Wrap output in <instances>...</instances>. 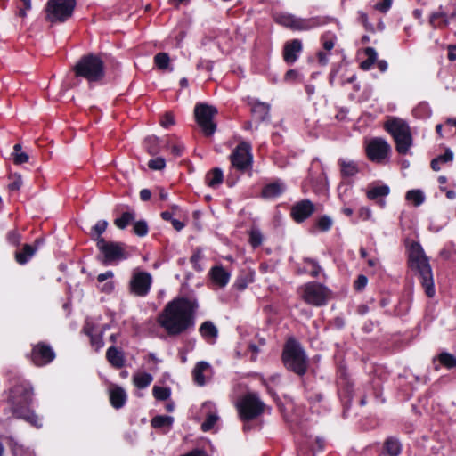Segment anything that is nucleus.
<instances>
[{"label": "nucleus", "instance_id": "a19ab883", "mask_svg": "<svg viewBox=\"0 0 456 456\" xmlns=\"http://www.w3.org/2000/svg\"><path fill=\"white\" fill-rule=\"evenodd\" d=\"M406 200L409 201H412L415 206L421 205L425 200V196L420 190H411L407 191Z\"/></svg>", "mask_w": 456, "mask_h": 456}, {"label": "nucleus", "instance_id": "4d7b16f0", "mask_svg": "<svg viewBox=\"0 0 456 456\" xmlns=\"http://www.w3.org/2000/svg\"><path fill=\"white\" fill-rule=\"evenodd\" d=\"M174 124H175V118L171 113H166L160 120L161 126H163L165 128H168L170 126H172Z\"/></svg>", "mask_w": 456, "mask_h": 456}, {"label": "nucleus", "instance_id": "e433bc0d", "mask_svg": "<svg viewBox=\"0 0 456 456\" xmlns=\"http://www.w3.org/2000/svg\"><path fill=\"white\" fill-rule=\"evenodd\" d=\"M135 212L128 210L124 212L120 217L116 218L114 221L115 225L119 229H125L131 222L135 219Z\"/></svg>", "mask_w": 456, "mask_h": 456}, {"label": "nucleus", "instance_id": "603ef678", "mask_svg": "<svg viewBox=\"0 0 456 456\" xmlns=\"http://www.w3.org/2000/svg\"><path fill=\"white\" fill-rule=\"evenodd\" d=\"M18 15L20 17L26 16V11L31 8V1L30 0H20V4L17 5Z\"/></svg>", "mask_w": 456, "mask_h": 456}, {"label": "nucleus", "instance_id": "6e6d98bb", "mask_svg": "<svg viewBox=\"0 0 456 456\" xmlns=\"http://www.w3.org/2000/svg\"><path fill=\"white\" fill-rule=\"evenodd\" d=\"M392 5V0H380L375 4V9L381 12H387Z\"/></svg>", "mask_w": 456, "mask_h": 456}, {"label": "nucleus", "instance_id": "4468645a", "mask_svg": "<svg viewBox=\"0 0 456 456\" xmlns=\"http://www.w3.org/2000/svg\"><path fill=\"white\" fill-rule=\"evenodd\" d=\"M55 356V352L49 344L38 342L32 346L29 359L36 366L42 367L52 362Z\"/></svg>", "mask_w": 456, "mask_h": 456}, {"label": "nucleus", "instance_id": "20e7f679", "mask_svg": "<svg viewBox=\"0 0 456 456\" xmlns=\"http://www.w3.org/2000/svg\"><path fill=\"white\" fill-rule=\"evenodd\" d=\"M282 361L289 370L299 376H303L307 370V356L301 345L294 338H289L285 344Z\"/></svg>", "mask_w": 456, "mask_h": 456}, {"label": "nucleus", "instance_id": "39448f33", "mask_svg": "<svg viewBox=\"0 0 456 456\" xmlns=\"http://www.w3.org/2000/svg\"><path fill=\"white\" fill-rule=\"evenodd\" d=\"M73 70L76 77L86 78L88 82H99L105 76L104 62L95 54H87L82 56Z\"/></svg>", "mask_w": 456, "mask_h": 456}, {"label": "nucleus", "instance_id": "052dcab7", "mask_svg": "<svg viewBox=\"0 0 456 456\" xmlns=\"http://www.w3.org/2000/svg\"><path fill=\"white\" fill-rule=\"evenodd\" d=\"M358 14H359V20L363 24V26L366 28V29H368L370 31H373L372 25L368 22V15L362 11L358 12Z\"/></svg>", "mask_w": 456, "mask_h": 456}, {"label": "nucleus", "instance_id": "2eb2a0df", "mask_svg": "<svg viewBox=\"0 0 456 456\" xmlns=\"http://www.w3.org/2000/svg\"><path fill=\"white\" fill-rule=\"evenodd\" d=\"M391 151V147L388 142L380 137H376L368 142L366 146V153L368 158L377 163L383 162L389 151Z\"/></svg>", "mask_w": 456, "mask_h": 456}, {"label": "nucleus", "instance_id": "2f4dec72", "mask_svg": "<svg viewBox=\"0 0 456 456\" xmlns=\"http://www.w3.org/2000/svg\"><path fill=\"white\" fill-rule=\"evenodd\" d=\"M152 380V375L147 372H137L133 376V383L139 389L146 388L151 385Z\"/></svg>", "mask_w": 456, "mask_h": 456}, {"label": "nucleus", "instance_id": "412c9836", "mask_svg": "<svg viewBox=\"0 0 456 456\" xmlns=\"http://www.w3.org/2000/svg\"><path fill=\"white\" fill-rule=\"evenodd\" d=\"M110 401L115 409L122 408L126 402V391L118 386L111 387L110 389Z\"/></svg>", "mask_w": 456, "mask_h": 456}, {"label": "nucleus", "instance_id": "9d476101", "mask_svg": "<svg viewBox=\"0 0 456 456\" xmlns=\"http://www.w3.org/2000/svg\"><path fill=\"white\" fill-rule=\"evenodd\" d=\"M97 248L104 256L103 263L105 265L113 264L128 257L126 245L121 242H108L105 240H99Z\"/></svg>", "mask_w": 456, "mask_h": 456}, {"label": "nucleus", "instance_id": "ea45409f", "mask_svg": "<svg viewBox=\"0 0 456 456\" xmlns=\"http://www.w3.org/2000/svg\"><path fill=\"white\" fill-rule=\"evenodd\" d=\"M144 147L151 155H157L159 152V140L156 136H149L144 141Z\"/></svg>", "mask_w": 456, "mask_h": 456}, {"label": "nucleus", "instance_id": "c03bdc74", "mask_svg": "<svg viewBox=\"0 0 456 456\" xmlns=\"http://www.w3.org/2000/svg\"><path fill=\"white\" fill-rule=\"evenodd\" d=\"M133 230L134 234H136L139 237L146 236L149 232L148 224L144 220L134 222Z\"/></svg>", "mask_w": 456, "mask_h": 456}, {"label": "nucleus", "instance_id": "09e8293b", "mask_svg": "<svg viewBox=\"0 0 456 456\" xmlns=\"http://www.w3.org/2000/svg\"><path fill=\"white\" fill-rule=\"evenodd\" d=\"M166 166L165 159L159 157L149 160L148 167L152 170H162Z\"/></svg>", "mask_w": 456, "mask_h": 456}, {"label": "nucleus", "instance_id": "b1692460", "mask_svg": "<svg viewBox=\"0 0 456 456\" xmlns=\"http://www.w3.org/2000/svg\"><path fill=\"white\" fill-rule=\"evenodd\" d=\"M434 364L436 370H439V365H442L449 370L455 369L456 356L447 352H442L436 356V358L434 359Z\"/></svg>", "mask_w": 456, "mask_h": 456}, {"label": "nucleus", "instance_id": "a18cd8bd", "mask_svg": "<svg viewBox=\"0 0 456 456\" xmlns=\"http://www.w3.org/2000/svg\"><path fill=\"white\" fill-rule=\"evenodd\" d=\"M249 242L253 248L260 246L263 242V235L258 229H252L249 232Z\"/></svg>", "mask_w": 456, "mask_h": 456}, {"label": "nucleus", "instance_id": "4c0bfd02", "mask_svg": "<svg viewBox=\"0 0 456 456\" xmlns=\"http://www.w3.org/2000/svg\"><path fill=\"white\" fill-rule=\"evenodd\" d=\"M429 23L434 28H437L446 27L449 22L444 12H437L430 15Z\"/></svg>", "mask_w": 456, "mask_h": 456}, {"label": "nucleus", "instance_id": "bb28decb", "mask_svg": "<svg viewBox=\"0 0 456 456\" xmlns=\"http://www.w3.org/2000/svg\"><path fill=\"white\" fill-rule=\"evenodd\" d=\"M106 358L115 368H121L124 366L125 358L122 351L113 346L108 348L106 352Z\"/></svg>", "mask_w": 456, "mask_h": 456}, {"label": "nucleus", "instance_id": "0eeeda50", "mask_svg": "<svg viewBox=\"0 0 456 456\" xmlns=\"http://www.w3.org/2000/svg\"><path fill=\"white\" fill-rule=\"evenodd\" d=\"M76 0H48L45 5V20L51 23H62L73 15Z\"/></svg>", "mask_w": 456, "mask_h": 456}, {"label": "nucleus", "instance_id": "a878e982", "mask_svg": "<svg viewBox=\"0 0 456 456\" xmlns=\"http://www.w3.org/2000/svg\"><path fill=\"white\" fill-rule=\"evenodd\" d=\"M213 404L211 403H204L202 405V411H208L206 420L201 424V429L204 432H208L213 428L216 421L218 420V416L216 411H212Z\"/></svg>", "mask_w": 456, "mask_h": 456}, {"label": "nucleus", "instance_id": "f03ea898", "mask_svg": "<svg viewBox=\"0 0 456 456\" xmlns=\"http://www.w3.org/2000/svg\"><path fill=\"white\" fill-rule=\"evenodd\" d=\"M33 389L26 380L18 381L9 391L8 402L14 416L23 419L31 425L40 428V418L30 410Z\"/></svg>", "mask_w": 456, "mask_h": 456}, {"label": "nucleus", "instance_id": "de8ad7c7", "mask_svg": "<svg viewBox=\"0 0 456 456\" xmlns=\"http://www.w3.org/2000/svg\"><path fill=\"white\" fill-rule=\"evenodd\" d=\"M6 239L11 245L17 247L21 241V234L15 230H12L8 232Z\"/></svg>", "mask_w": 456, "mask_h": 456}, {"label": "nucleus", "instance_id": "680f3d73", "mask_svg": "<svg viewBox=\"0 0 456 456\" xmlns=\"http://www.w3.org/2000/svg\"><path fill=\"white\" fill-rule=\"evenodd\" d=\"M364 53L367 56V59L370 61L371 62L375 63L377 61V52L373 47H367L364 50Z\"/></svg>", "mask_w": 456, "mask_h": 456}, {"label": "nucleus", "instance_id": "58836bf2", "mask_svg": "<svg viewBox=\"0 0 456 456\" xmlns=\"http://www.w3.org/2000/svg\"><path fill=\"white\" fill-rule=\"evenodd\" d=\"M174 421L171 416L159 415L151 419V426L154 428H170Z\"/></svg>", "mask_w": 456, "mask_h": 456}, {"label": "nucleus", "instance_id": "0e129e2a", "mask_svg": "<svg viewBox=\"0 0 456 456\" xmlns=\"http://www.w3.org/2000/svg\"><path fill=\"white\" fill-rule=\"evenodd\" d=\"M201 257L202 256L200 251L195 252L191 257V262L193 264V266L196 270H201V268L198 267V262L201 259Z\"/></svg>", "mask_w": 456, "mask_h": 456}, {"label": "nucleus", "instance_id": "6ab92c4d", "mask_svg": "<svg viewBox=\"0 0 456 456\" xmlns=\"http://www.w3.org/2000/svg\"><path fill=\"white\" fill-rule=\"evenodd\" d=\"M252 115L257 122H265L270 119V105L259 101H255L252 103Z\"/></svg>", "mask_w": 456, "mask_h": 456}, {"label": "nucleus", "instance_id": "8fccbe9b", "mask_svg": "<svg viewBox=\"0 0 456 456\" xmlns=\"http://www.w3.org/2000/svg\"><path fill=\"white\" fill-rule=\"evenodd\" d=\"M305 398L311 404H315L322 400V395L320 392H313L305 388Z\"/></svg>", "mask_w": 456, "mask_h": 456}, {"label": "nucleus", "instance_id": "473e14b6", "mask_svg": "<svg viewBox=\"0 0 456 456\" xmlns=\"http://www.w3.org/2000/svg\"><path fill=\"white\" fill-rule=\"evenodd\" d=\"M223 171L216 167L206 175V183L209 187L216 188L223 182Z\"/></svg>", "mask_w": 456, "mask_h": 456}, {"label": "nucleus", "instance_id": "3c124183", "mask_svg": "<svg viewBox=\"0 0 456 456\" xmlns=\"http://www.w3.org/2000/svg\"><path fill=\"white\" fill-rule=\"evenodd\" d=\"M12 180L9 185L8 188L11 191H19L22 185V178L20 175H14L11 177Z\"/></svg>", "mask_w": 456, "mask_h": 456}, {"label": "nucleus", "instance_id": "aec40b11", "mask_svg": "<svg viewBox=\"0 0 456 456\" xmlns=\"http://www.w3.org/2000/svg\"><path fill=\"white\" fill-rule=\"evenodd\" d=\"M390 192V189L387 185H379L371 187L367 191V197L370 200H378L379 205L384 208L386 201L384 198L387 197Z\"/></svg>", "mask_w": 456, "mask_h": 456}, {"label": "nucleus", "instance_id": "423d86ee", "mask_svg": "<svg viewBox=\"0 0 456 456\" xmlns=\"http://www.w3.org/2000/svg\"><path fill=\"white\" fill-rule=\"evenodd\" d=\"M385 128L394 138L398 153L407 154L413 142L408 123L400 118H391L385 123Z\"/></svg>", "mask_w": 456, "mask_h": 456}, {"label": "nucleus", "instance_id": "393cba45", "mask_svg": "<svg viewBox=\"0 0 456 456\" xmlns=\"http://www.w3.org/2000/svg\"><path fill=\"white\" fill-rule=\"evenodd\" d=\"M199 332L204 338V339H206L208 343H211V344L215 343V341L218 336L217 328L210 321L204 322L200 325V327L199 329Z\"/></svg>", "mask_w": 456, "mask_h": 456}, {"label": "nucleus", "instance_id": "bf43d9fd", "mask_svg": "<svg viewBox=\"0 0 456 456\" xmlns=\"http://www.w3.org/2000/svg\"><path fill=\"white\" fill-rule=\"evenodd\" d=\"M28 159L29 157L25 152L13 153V161L17 165L26 163L28 161Z\"/></svg>", "mask_w": 456, "mask_h": 456}, {"label": "nucleus", "instance_id": "79ce46f5", "mask_svg": "<svg viewBox=\"0 0 456 456\" xmlns=\"http://www.w3.org/2000/svg\"><path fill=\"white\" fill-rule=\"evenodd\" d=\"M152 394L157 400L165 401L169 398L171 392L167 387L154 386Z\"/></svg>", "mask_w": 456, "mask_h": 456}, {"label": "nucleus", "instance_id": "864d4df0", "mask_svg": "<svg viewBox=\"0 0 456 456\" xmlns=\"http://www.w3.org/2000/svg\"><path fill=\"white\" fill-rule=\"evenodd\" d=\"M90 340L91 345L95 348L96 351L101 349L104 345L102 334L90 335Z\"/></svg>", "mask_w": 456, "mask_h": 456}, {"label": "nucleus", "instance_id": "f257e3e1", "mask_svg": "<svg viewBox=\"0 0 456 456\" xmlns=\"http://www.w3.org/2000/svg\"><path fill=\"white\" fill-rule=\"evenodd\" d=\"M198 306L196 300L185 297L174 299L159 314V322L168 335H179L194 325V314Z\"/></svg>", "mask_w": 456, "mask_h": 456}, {"label": "nucleus", "instance_id": "4be33fe9", "mask_svg": "<svg viewBox=\"0 0 456 456\" xmlns=\"http://www.w3.org/2000/svg\"><path fill=\"white\" fill-rule=\"evenodd\" d=\"M37 251V246L25 244L23 245L21 249L17 250L14 253V258L19 265H26L32 258V256L36 254Z\"/></svg>", "mask_w": 456, "mask_h": 456}, {"label": "nucleus", "instance_id": "72a5a7b5", "mask_svg": "<svg viewBox=\"0 0 456 456\" xmlns=\"http://www.w3.org/2000/svg\"><path fill=\"white\" fill-rule=\"evenodd\" d=\"M453 160V152L450 149H446L443 155L432 159L430 166L434 171H439L441 169V164L452 162Z\"/></svg>", "mask_w": 456, "mask_h": 456}, {"label": "nucleus", "instance_id": "c85d7f7f", "mask_svg": "<svg viewBox=\"0 0 456 456\" xmlns=\"http://www.w3.org/2000/svg\"><path fill=\"white\" fill-rule=\"evenodd\" d=\"M213 281L220 287H224L230 280V273L222 266H215L210 271Z\"/></svg>", "mask_w": 456, "mask_h": 456}, {"label": "nucleus", "instance_id": "7c9ffc66", "mask_svg": "<svg viewBox=\"0 0 456 456\" xmlns=\"http://www.w3.org/2000/svg\"><path fill=\"white\" fill-rule=\"evenodd\" d=\"M338 164L343 177H351L359 172L357 164L352 160L339 159Z\"/></svg>", "mask_w": 456, "mask_h": 456}, {"label": "nucleus", "instance_id": "c9c22d12", "mask_svg": "<svg viewBox=\"0 0 456 456\" xmlns=\"http://www.w3.org/2000/svg\"><path fill=\"white\" fill-rule=\"evenodd\" d=\"M304 263L305 264L304 271L313 277H318L322 272V269L316 259L305 257L304 258Z\"/></svg>", "mask_w": 456, "mask_h": 456}, {"label": "nucleus", "instance_id": "6e6552de", "mask_svg": "<svg viewBox=\"0 0 456 456\" xmlns=\"http://www.w3.org/2000/svg\"><path fill=\"white\" fill-rule=\"evenodd\" d=\"M265 404L255 393H248L237 403L239 414L243 420H251L260 416L265 410Z\"/></svg>", "mask_w": 456, "mask_h": 456}, {"label": "nucleus", "instance_id": "338daca9", "mask_svg": "<svg viewBox=\"0 0 456 456\" xmlns=\"http://www.w3.org/2000/svg\"><path fill=\"white\" fill-rule=\"evenodd\" d=\"M112 277H113V272L107 271L103 273H100L97 277V281L102 283V282L105 281L107 279H110Z\"/></svg>", "mask_w": 456, "mask_h": 456}, {"label": "nucleus", "instance_id": "49530a36", "mask_svg": "<svg viewBox=\"0 0 456 456\" xmlns=\"http://www.w3.org/2000/svg\"><path fill=\"white\" fill-rule=\"evenodd\" d=\"M333 224L332 219L328 216H321L317 221V227L322 232H327L329 231Z\"/></svg>", "mask_w": 456, "mask_h": 456}, {"label": "nucleus", "instance_id": "f704fd0d", "mask_svg": "<svg viewBox=\"0 0 456 456\" xmlns=\"http://www.w3.org/2000/svg\"><path fill=\"white\" fill-rule=\"evenodd\" d=\"M108 227V222L106 220H99L95 225L92 227L90 235L91 238L96 241V246H98L99 240H104L102 237V234L106 231Z\"/></svg>", "mask_w": 456, "mask_h": 456}, {"label": "nucleus", "instance_id": "f8f14e48", "mask_svg": "<svg viewBox=\"0 0 456 456\" xmlns=\"http://www.w3.org/2000/svg\"><path fill=\"white\" fill-rule=\"evenodd\" d=\"M152 276L150 273L134 269L129 281V289L137 297H145L150 292Z\"/></svg>", "mask_w": 456, "mask_h": 456}, {"label": "nucleus", "instance_id": "cd10ccee", "mask_svg": "<svg viewBox=\"0 0 456 456\" xmlns=\"http://www.w3.org/2000/svg\"><path fill=\"white\" fill-rule=\"evenodd\" d=\"M285 191V185L279 182H274L265 185L262 190V196L265 199H274L280 196Z\"/></svg>", "mask_w": 456, "mask_h": 456}, {"label": "nucleus", "instance_id": "37998d69", "mask_svg": "<svg viewBox=\"0 0 456 456\" xmlns=\"http://www.w3.org/2000/svg\"><path fill=\"white\" fill-rule=\"evenodd\" d=\"M169 61V56L166 53H159L154 57V62L159 69H166L168 67Z\"/></svg>", "mask_w": 456, "mask_h": 456}, {"label": "nucleus", "instance_id": "dca6fc26", "mask_svg": "<svg viewBox=\"0 0 456 456\" xmlns=\"http://www.w3.org/2000/svg\"><path fill=\"white\" fill-rule=\"evenodd\" d=\"M314 210V204L309 200H304L291 208V216L297 223H302L311 216Z\"/></svg>", "mask_w": 456, "mask_h": 456}, {"label": "nucleus", "instance_id": "774afa93", "mask_svg": "<svg viewBox=\"0 0 456 456\" xmlns=\"http://www.w3.org/2000/svg\"><path fill=\"white\" fill-rule=\"evenodd\" d=\"M151 197V191L149 189H142L140 191V199L142 201H147Z\"/></svg>", "mask_w": 456, "mask_h": 456}, {"label": "nucleus", "instance_id": "ddd939ff", "mask_svg": "<svg viewBox=\"0 0 456 456\" xmlns=\"http://www.w3.org/2000/svg\"><path fill=\"white\" fill-rule=\"evenodd\" d=\"M304 300L316 306L323 305L329 299V290L326 287L316 282H309L304 287Z\"/></svg>", "mask_w": 456, "mask_h": 456}, {"label": "nucleus", "instance_id": "e2e57ef3", "mask_svg": "<svg viewBox=\"0 0 456 456\" xmlns=\"http://www.w3.org/2000/svg\"><path fill=\"white\" fill-rule=\"evenodd\" d=\"M184 147L183 144H175L171 147V152L174 156L179 157L183 154Z\"/></svg>", "mask_w": 456, "mask_h": 456}, {"label": "nucleus", "instance_id": "9b49d317", "mask_svg": "<svg viewBox=\"0 0 456 456\" xmlns=\"http://www.w3.org/2000/svg\"><path fill=\"white\" fill-rule=\"evenodd\" d=\"M233 167L240 171H246L252 167L253 155L249 143L242 142L239 143L230 156Z\"/></svg>", "mask_w": 456, "mask_h": 456}, {"label": "nucleus", "instance_id": "f3484780", "mask_svg": "<svg viewBox=\"0 0 456 456\" xmlns=\"http://www.w3.org/2000/svg\"><path fill=\"white\" fill-rule=\"evenodd\" d=\"M302 51V42L299 39L289 41L284 45L283 58L287 63L292 64L297 60V54Z\"/></svg>", "mask_w": 456, "mask_h": 456}, {"label": "nucleus", "instance_id": "5fc2aeb1", "mask_svg": "<svg viewBox=\"0 0 456 456\" xmlns=\"http://www.w3.org/2000/svg\"><path fill=\"white\" fill-rule=\"evenodd\" d=\"M291 17H292V14H289V13H281V14H278L276 16L275 20L280 25L288 28L289 24L290 22V19L289 18H291Z\"/></svg>", "mask_w": 456, "mask_h": 456}, {"label": "nucleus", "instance_id": "69168bd1", "mask_svg": "<svg viewBox=\"0 0 456 456\" xmlns=\"http://www.w3.org/2000/svg\"><path fill=\"white\" fill-rule=\"evenodd\" d=\"M280 378H281L280 374L275 373V374L269 376L266 379H265L264 383L266 386H268V384H270V383L277 384L280 381Z\"/></svg>", "mask_w": 456, "mask_h": 456}, {"label": "nucleus", "instance_id": "7ed1b4c3", "mask_svg": "<svg viewBox=\"0 0 456 456\" xmlns=\"http://www.w3.org/2000/svg\"><path fill=\"white\" fill-rule=\"evenodd\" d=\"M408 263L412 271L418 273L420 282L428 297H434L436 290L428 258L419 242L412 241L408 248Z\"/></svg>", "mask_w": 456, "mask_h": 456}, {"label": "nucleus", "instance_id": "1a4fd4ad", "mask_svg": "<svg viewBox=\"0 0 456 456\" xmlns=\"http://www.w3.org/2000/svg\"><path fill=\"white\" fill-rule=\"evenodd\" d=\"M217 113V110L205 103H198L194 109V114L198 125L207 136L212 135L216 129V123L213 118Z\"/></svg>", "mask_w": 456, "mask_h": 456}, {"label": "nucleus", "instance_id": "5701e85b", "mask_svg": "<svg viewBox=\"0 0 456 456\" xmlns=\"http://www.w3.org/2000/svg\"><path fill=\"white\" fill-rule=\"evenodd\" d=\"M210 369H211V366L208 362H199L193 370H192V375H193V379H194V382L198 385V386H204L206 384V377H205V373H208L210 371Z\"/></svg>", "mask_w": 456, "mask_h": 456}, {"label": "nucleus", "instance_id": "13d9d810", "mask_svg": "<svg viewBox=\"0 0 456 456\" xmlns=\"http://www.w3.org/2000/svg\"><path fill=\"white\" fill-rule=\"evenodd\" d=\"M367 282H368L367 277L363 274H361L357 277V279L354 281V289L356 290H362L366 287Z\"/></svg>", "mask_w": 456, "mask_h": 456}, {"label": "nucleus", "instance_id": "c756f323", "mask_svg": "<svg viewBox=\"0 0 456 456\" xmlns=\"http://www.w3.org/2000/svg\"><path fill=\"white\" fill-rule=\"evenodd\" d=\"M402 452V444L394 437H387L384 443V453L387 456H398Z\"/></svg>", "mask_w": 456, "mask_h": 456}, {"label": "nucleus", "instance_id": "a211bd4d", "mask_svg": "<svg viewBox=\"0 0 456 456\" xmlns=\"http://www.w3.org/2000/svg\"><path fill=\"white\" fill-rule=\"evenodd\" d=\"M289 19L290 22L288 28L292 30H309L320 24L316 18L302 19L292 14Z\"/></svg>", "mask_w": 456, "mask_h": 456}]
</instances>
